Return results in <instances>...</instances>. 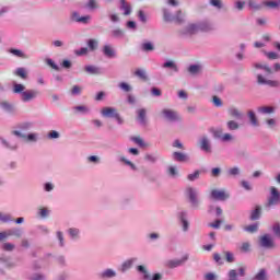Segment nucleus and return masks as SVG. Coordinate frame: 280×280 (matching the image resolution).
Instances as JSON below:
<instances>
[{
    "label": "nucleus",
    "instance_id": "nucleus-6",
    "mask_svg": "<svg viewBox=\"0 0 280 280\" xmlns=\"http://www.w3.org/2000/svg\"><path fill=\"white\" fill-rule=\"evenodd\" d=\"M231 198V195L226 189H212L210 191V199L211 200H218L220 202H224V200H229Z\"/></svg>",
    "mask_w": 280,
    "mask_h": 280
},
{
    "label": "nucleus",
    "instance_id": "nucleus-38",
    "mask_svg": "<svg viewBox=\"0 0 280 280\" xmlns=\"http://www.w3.org/2000/svg\"><path fill=\"white\" fill-rule=\"evenodd\" d=\"M248 8L254 12H259L260 10H264V3H257L255 0H248Z\"/></svg>",
    "mask_w": 280,
    "mask_h": 280
},
{
    "label": "nucleus",
    "instance_id": "nucleus-32",
    "mask_svg": "<svg viewBox=\"0 0 280 280\" xmlns=\"http://www.w3.org/2000/svg\"><path fill=\"white\" fill-rule=\"evenodd\" d=\"M117 161H119V163H125V165H128L130 170L137 172V165H135V163H132L130 160L126 159V156L117 155Z\"/></svg>",
    "mask_w": 280,
    "mask_h": 280
},
{
    "label": "nucleus",
    "instance_id": "nucleus-23",
    "mask_svg": "<svg viewBox=\"0 0 280 280\" xmlns=\"http://www.w3.org/2000/svg\"><path fill=\"white\" fill-rule=\"evenodd\" d=\"M9 237H16L20 240V237H23V229L22 228H11L7 230Z\"/></svg>",
    "mask_w": 280,
    "mask_h": 280
},
{
    "label": "nucleus",
    "instance_id": "nucleus-51",
    "mask_svg": "<svg viewBox=\"0 0 280 280\" xmlns=\"http://www.w3.org/2000/svg\"><path fill=\"white\" fill-rule=\"evenodd\" d=\"M265 8H270V10H279L280 3L278 1H265L262 2Z\"/></svg>",
    "mask_w": 280,
    "mask_h": 280
},
{
    "label": "nucleus",
    "instance_id": "nucleus-54",
    "mask_svg": "<svg viewBox=\"0 0 280 280\" xmlns=\"http://www.w3.org/2000/svg\"><path fill=\"white\" fill-rule=\"evenodd\" d=\"M56 237L59 242L60 248H65V234L62 233V231H57L56 232Z\"/></svg>",
    "mask_w": 280,
    "mask_h": 280
},
{
    "label": "nucleus",
    "instance_id": "nucleus-58",
    "mask_svg": "<svg viewBox=\"0 0 280 280\" xmlns=\"http://www.w3.org/2000/svg\"><path fill=\"white\" fill-rule=\"evenodd\" d=\"M118 88L124 91L125 93H130V91H132V86L126 82H120L118 84Z\"/></svg>",
    "mask_w": 280,
    "mask_h": 280
},
{
    "label": "nucleus",
    "instance_id": "nucleus-57",
    "mask_svg": "<svg viewBox=\"0 0 280 280\" xmlns=\"http://www.w3.org/2000/svg\"><path fill=\"white\" fill-rule=\"evenodd\" d=\"M144 161H148V163H156V161H159V155L147 153L144 155Z\"/></svg>",
    "mask_w": 280,
    "mask_h": 280
},
{
    "label": "nucleus",
    "instance_id": "nucleus-1",
    "mask_svg": "<svg viewBox=\"0 0 280 280\" xmlns=\"http://www.w3.org/2000/svg\"><path fill=\"white\" fill-rule=\"evenodd\" d=\"M160 115L168 124H180L183 121V116L176 109L163 108Z\"/></svg>",
    "mask_w": 280,
    "mask_h": 280
},
{
    "label": "nucleus",
    "instance_id": "nucleus-5",
    "mask_svg": "<svg viewBox=\"0 0 280 280\" xmlns=\"http://www.w3.org/2000/svg\"><path fill=\"white\" fill-rule=\"evenodd\" d=\"M279 202H280L279 189H277V187H275V186H271L270 187V196L267 199L266 207H267V209H270V207H277V205H279Z\"/></svg>",
    "mask_w": 280,
    "mask_h": 280
},
{
    "label": "nucleus",
    "instance_id": "nucleus-45",
    "mask_svg": "<svg viewBox=\"0 0 280 280\" xmlns=\"http://www.w3.org/2000/svg\"><path fill=\"white\" fill-rule=\"evenodd\" d=\"M229 115H231V117H234L235 119H242L244 117V114H242V112H240V109L235 107H231L229 109Z\"/></svg>",
    "mask_w": 280,
    "mask_h": 280
},
{
    "label": "nucleus",
    "instance_id": "nucleus-21",
    "mask_svg": "<svg viewBox=\"0 0 280 280\" xmlns=\"http://www.w3.org/2000/svg\"><path fill=\"white\" fill-rule=\"evenodd\" d=\"M68 236L70 237V240H72V242H78V240H80V229L78 228H70L67 230Z\"/></svg>",
    "mask_w": 280,
    "mask_h": 280
},
{
    "label": "nucleus",
    "instance_id": "nucleus-13",
    "mask_svg": "<svg viewBox=\"0 0 280 280\" xmlns=\"http://www.w3.org/2000/svg\"><path fill=\"white\" fill-rule=\"evenodd\" d=\"M240 276L241 277H246V268L240 267L238 272L235 269H231L228 272V280H240V278H238Z\"/></svg>",
    "mask_w": 280,
    "mask_h": 280
},
{
    "label": "nucleus",
    "instance_id": "nucleus-33",
    "mask_svg": "<svg viewBox=\"0 0 280 280\" xmlns=\"http://www.w3.org/2000/svg\"><path fill=\"white\" fill-rule=\"evenodd\" d=\"M0 108L2 110H4V113H9L12 114L14 113V105H12L10 102L8 101H1L0 102Z\"/></svg>",
    "mask_w": 280,
    "mask_h": 280
},
{
    "label": "nucleus",
    "instance_id": "nucleus-37",
    "mask_svg": "<svg viewBox=\"0 0 280 280\" xmlns=\"http://www.w3.org/2000/svg\"><path fill=\"white\" fill-rule=\"evenodd\" d=\"M210 132L213 138L219 139V141H221L222 137L224 136V129H222V127L211 128Z\"/></svg>",
    "mask_w": 280,
    "mask_h": 280
},
{
    "label": "nucleus",
    "instance_id": "nucleus-48",
    "mask_svg": "<svg viewBox=\"0 0 280 280\" xmlns=\"http://www.w3.org/2000/svg\"><path fill=\"white\" fill-rule=\"evenodd\" d=\"M25 91H26L25 85H23L21 83L13 84V93L23 95V93H25Z\"/></svg>",
    "mask_w": 280,
    "mask_h": 280
},
{
    "label": "nucleus",
    "instance_id": "nucleus-39",
    "mask_svg": "<svg viewBox=\"0 0 280 280\" xmlns=\"http://www.w3.org/2000/svg\"><path fill=\"white\" fill-rule=\"evenodd\" d=\"M200 71H202V65L200 63L190 65L188 67V73H190V75H198Z\"/></svg>",
    "mask_w": 280,
    "mask_h": 280
},
{
    "label": "nucleus",
    "instance_id": "nucleus-30",
    "mask_svg": "<svg viewBox=\"0 0 280 280\" xmlns=\"http://www.w3.org/2000/svg\"><path fill=\"white\" fill-rule=\"evenodd\" d=\"M74 113H78L79 115H90L91 108L86 105H77L73 107Z\"/></svg>",
    "mask_w": 280,
    "mask_h": 280
},
{
    "label": "nucleus",
    "instance_id": "nucleus-34",
    "mask_svg": "<svg viewBox=\"0 0 280 280\" xmlns=\"http://www.w3.org/2000/svg\"><path fill=\"white\" fill-rule=\"evenodd\" d=\"M254 69H261L265 73H268L269 75L272 74V68L268 66L267 63H259L255 62L253 63Z\"/></svg>",
    "mask_w": 280,
    "mask_h": 280
},
{
    "label": "nucleus",
    "instance_id": "nucleus-42",
    "mask_svg": "<svg viewBox=\"0 0 280 280\" xmlns=\"http://www.w3.org/2000/svg\"><path fill=\"white\" fill-rule=\"evenodd\" d=\"M163 69H172L175 73H178V66L173 60H168L162 65Z\"/></svg>",
    "mask_w": 280,
    "mask_h": 280
},
{
    "label": "nucleus",
    "instance_id": "nucleus-44",
    "mask_svg": "<svg viewBox=\"0 0 280 280\" xmlns=\"http://www.w3.org/2000/svg\"><path fill=\"white\" fill-rule=\"evenodd\" d=\"M0 222H2V224H9V222H14V219L10 213L0 212Z\"/></svg>",
    "mask_w": 280,
    "mask_h": 280
},
{
    "label": "nucleus",
    "instance_id": "nucleus-15",
    "mask_svg": "<svg viewBox=\"0 0 280 280\" xmlns=\"http://www.w3.org/2000/svg\"><path fill=\"white\" fill-rule=\"evenodd\" d=\"M177 218L182 224L183 232L187 233V231H189V221L187 220L188 218L187 211L178 212Z\"/></svg>",
    "mask_w": 280,
    "mask_h": 280
},
{
    "label": "nucleus",
    "instance_id": "nucleus-16",
    "mask_svg": "<svg viewBox=\"0 0 280 280\" xmlns=\"http://www.w3.org/2000/svg\"><path fill=\"white\" fill-rule=\"evenodd\" d=\"M117 271L115 269L107 268L98 273V278L102 280L115 279Z\"/></svg>",
    "mask_w": 280,
    "mask_h": 280
},
{
    "label": "nucleus",
    "instance_id": "nucleus-31",
    "mask_svg": "<svg viewBox=\"0 0 280 280\" xmlns=\"http://www.w3.org/2000/svg\"><path fill=\"white\" fill-rule=\"evenodd\" d=\"M37 215L42 218V220H47V218L51 215V210L47 207L38 208Z\"/></svg>",
    "mask_w": 280,
    "mask_h": 280
},
{
    "label": "nucleus",
    "instance_id": "nucleus-60",
    "mask_svg": "<svg viewBox=\"0 0 280 280\" xmlns=\"http://www.w3.org/2000/svg\"><path fill=\"white\" fill-rule=\"evenodd\" d=\"M265 56L268 58V60H279L280 55L275 51H265Z\"/></svg>",
    "mask_w": 280,
    "mask_h": 280
},
{
    "label": "nucleus",
    "instance_id": "nucleus-43",
    "mask_svg": "<svg viewBox=\"0 0 280 280\" xmlns=\"http://www.w3.org/2000/svg\"><path fill=\"white\" fill-rule=\"evenodd\" d=\"M13 73L22 80H27V70L25 68H16Z\"/></svg>",
    "mask_w": 280,
    "mask_h": 280
},
{
    "label": "nucleus",
    "instance_id": "nucleus-56",
    "mask_svg": "<svg viewBox=\"0 0 280 280\" xmlns=\"http://www.w3.org/2000/svg\"><path fill=\"white\" fill-rule=\"evenodd\" d=\"M198 178H200V171H195L194 173L187 175V180L190 183L198 180Z\"/></svg>",
    "mask_w": 280,
    "mask_h": 280
},
{
    "label": "nucleus",
    "instance_id": "nucleus-46",
    "mask_svg": "<svg viewBox=\"0 0 280 280\" xmlns=\"http://www.w3.org/2000/svg\"><path fill=\"white\" fill-rule=\"evenodd\" d=\"M9 54H12V56H15L16 58H27V55H25L23 50L16 48L9 49Z\"/></svg>",
    "mask_w": 280,
    "mask_h": 280
},
{
    "label": "nucleus",
    "instance_id": "nucleus-24",
    "mask_svg": "<svg viewBox=\"0 0 280 280\" xmlns=\"http://www.w3.org/2000/svg\"><path fill=\"white\" fill-rule=\"evenodd\" d=\"M33 129H34V122L32 121H24L18 125V130L20 132H30V130H33Z\"/></svg>",
    "mask_w": 280,
    "mask_h": 280
},
{
    "label": "nucleus",
    "instance_id": "nucleus-61",
    "mask_svg": "<svg viewBox=\"0 0 280 280\" xmlns=\"http://www.w3.org/2000/svg\"><path fill=\"white\" fill-rule=\"evenodd\" d=\"M234 137L231 133H223V136L221 137V141L222 143H231V141H234Z\"/></svg>",
    "mask_w": 280,
    "mask_h": 280
},
{
    "label": "nucleus",
    "instance_id": "nucleus-12",
    "mask_svg": "<svg viewBox=\"0 0 280 280\" xmlns=\"http://www.w3.org/2000/svg\"><path fill=\"white\" fill-rule=\"evenodd\" d=\"M189 261V254H185L179 259H172L167 261V268H178L180 266H185Z\"/></svg>",
    "mask_w": 280,
    "mask_h": 280
},
{
    "label": "nucleus",
    "instance_id": "nucleus-22",
    "mask_svg": "<svg viewBox=\"0 0 280 280\" xmlns=\"http://www.w3.org/2000/svg\"><path fill=\"white\" fill-rule=\"evenodd\" d=\"M119 8L124 12V16H130V14H132V7L126 0H120Z\"/></svg>",
    "mask_w": 280,
    "mask_h": 280
},
{
    "label": "nucleus",
    "instance_id": "nucleus-47",
    "mask_svg": "<svg viewBox=\"0 0 280 280\" xmlns=\"http://www.w3.org/2000/svg\"><path fill=\"white\" fill-rule=\"evenodd\" d=\"M175 23H185V13L182 10L175 12L174 21Z\"/></svg>",
    "mask_w": 280,
    "mask_h": 280
},
{
    "label": "nucleus",
    "instance_id": "nucleus-11",
    "mask_svg": "<svg viewBox=\"0 0 280 280\" xmlns=\"http://www.w3.org/2000/svg\"><path fill=\"white\" fill-rule=\"evenodd\" d=\"M257 84L270 86L271 89H279L280 86L279 81L266 79L264 74H257Z\"/></svg>",
    "mask_w": 280,
    "mask_h": 280
},
{
    "label": "nucleus",
    "instance_id": "nucleus-41",
    "mask_svg": "<svg viewBox=\"0 0 280 280\" xmlns=\"http://www.w3.org/2000/svg\"><path fill=\"white\" fill-rule=\"evenodd\" d=\"M85 8L86 10H90V12H93L100 9V4L97 3V0H88Z\"/></svg>",
    "mask_w": 280,
    "mask_h": 280
},
{
    "label": "nucleus",
    "instance_id": "nucleus-20",
    "mask_svg": "<svg viewBox=\"0 0 280 280\" xmlns=\"http://www.w3.org/2000/svg\"><path fill=\"white\" fill-rule=\"evenodd\" d=\"M162 13H163V21H165V23H174V16L172 14V9L170 8H162Z\"/></svg>",
    "mask_w": 280,
    "mask_h": 280
},
{
    "label": "nucleus",
    "instance_id": "nucleus-10",
    "mask_svg": "<svg viewBox=\"0 0 280 280\" xmlns=\"http://www.w3.org/2000/svg\"><path fill=\"white\" fill-rule=\"evenodd\" d=\"M137 270H138V272H140V275H142L143 280H161V279H163V276H161V273H155L153 276H150V272H148V269L143 265L137 266Z\"/></svg>",
    "mask_w": 280,
    "mask_h": 280
},
{
    "label": "nucleus",
    "instance_id": "nucleus-52",
    "mask_svg": "<svg viewBox=\"0 0 280 280\" xmlns=\"http://www.w3.org/2000/svg\"><path fill=\"white\" fill-rule=\"evenodd\" d=\"M261 218V207L257 206L254 211H252L250 220H259Z\"/></svg>",
    "mask_w": 280,
    "mask_h": 280
},
{
    "label": "nucleus",
    "instance_id": "nucleus-3",
    "mask_svg": "<svg viewBox=\"0 0 280 280\" xmlns=\"http://www.w3.org/2000/svg\"><path fill=\"white\" fill-rule=\"evenodd\" d=\"M101 115L106 119H116L119 126L124 125V118H121V115L117 113V108L115 107H103L101 109Z\"/></svg>",
    "mask_w": 280,
    "mask_h": 280
},
{
    "label": "nucleus",
    "instance_id": "nucleus-29",
    "mask_svg": "<svg viewBox=\"0 0 280 280\" xmlns=\"http://www.w3.org/2000/svg\"><path fill=\"white\" fill-rule=\"evenodd\" d=\"M85 71L90 75H102V68L96 66H85Z\"/></svg>",
    "mask_w": 280,
    "mask_h": 280
},
{
    "label": "nucleus",
    "instance_id": "nucleus-4",
    "mask_svg": "<svg viewBox=\"0 0 280 280\" xmlns=\"http://www.w3.org/2000/svg\"><path fill=\"white\" fill-rule=\"evenodd\" d=\"M11 135L19 137V139H24L26 143H38L40 141V133L38 132L23 133L19 130H13Z\"/></svg>",
    "mask_w": 280,
    "mask_h": 280
},
{
    "label": "nucleus",
    "instance_id": "nucleus-63",
    "mask_svg": "<svg viewBox=\"0 0 280 280\" xmlns=\"http://www.w3.org/2000/svg\"><path fill=\"white\" fill-rule=\"evenodd\" d=\"M37 231L42 235H49V233H50L49 228H47V225H37Z\"/></svg>",
    "mask_w": 280,
    "mask_h": 280
},
{
    "label": "nucleus",
    "instance_id": "nucleus-8",
    "mask_svg": "<svg viewBox=\"0 0 280 280\" xmlns=\"http://www.w3.org/2000/svg\"><path fill=\"white\" fill-rule=\"evenodd\" d=\"M196 34H198V26L196 23H190L179 30V36H183L184 38H189Z\"/></svg>",
    "mask_w": 280,
    "mask_h": 280
},
{
    "label": "nucleus",
    "instance_id": "nucleus-40",
    "mask_svg": "<svg viewBox=\"0 0 280 280\" xmlns=\"http://www.w3.org/2000/svg\"><path fill=\"white\" fill-rule=\"evenodd\" d=\"M197 25V32H209L211 30V24L209 22L203 21V22H198L196 23Z\"/></svg>",
    "mask_w": 280,
    "mask_h": 280
},
{
    "label": "nucleus",
    "instance_id": "nucleus-36",
    "mask_svg": "<svg viewBox=\"0 0 280 280\" xmlns=\"http://www.w3.org/2000/svg\"><path fill=\"white\" fill-rule=\"evenodd\" d=\"M247 117L249 119V124L254 126V128L259 127V120L257 119V115L253 110H248Z\"/></svg>",
    "mask_w": 280,
    "mask_h": 280
},
{
    "label": "nucleus",
    "instance_id": "nucleus-28",
    "mask_svg": "<svg viewBox=\"0 0 280 280\" xmlns=\"http://www.w3.org/2000/svg\"><path fill=\"white\" fill-rule=\"evenodd\" d=\"M276 110H277V107L275 106L258 107V113H260V115H275Z\"/></svg>",
    "mask_w": 280,
    "mask_h": 280
},
{
    "label": "nucleus",
    "instance_id": "nucleus-55",
    "mask_svg": "<svg viewBox=\"0 0 280 280\" xmlns=\"http://www.w3.org/2000/svg\"><path fill=\"white\" fill-rule=\"evenodd\" d=\"M258 230H259L258 223H254L244 228V231H246L247 233H257Z\"/></svg>",
    "mask_w": 280,
    "mask_h": 280
},
{
    "label": "nucleus",
    "instance_id": "nucleus-62",
    "mask_svg": "<svg viewBox=\"0 0 280 280\" xmlns=\"http://www.w3.org/2000/svg\"><path fill=\"white\" fill-rule=\"evenodd\" d=\"M113 38H124V31L121 28H116L112 31Z\"/></svg>",
    "mask_w": 280,
    "mask_h": 280
},
{
    "label": "nucleus",
    "instance_id": "nucleus-9",
    "mask_svg": "<svg viewBox=\"0 0 280 280\" xmlns=\"http://www.w3.org/2000/svg\"><path fill=\"white\" fill-rule=\"evenodd\" d=\"M38 95H40V92L38 90H26L21 94V102H23L24 104H27V102H34V100H36Z\"/></svg>",
    "mask_w": 280,
    "mask_h": 280
},
{
    "label": "nucleus",
    "instance_id": "nucleus-7",
    "mask_svg": "<svg viewBox=\"0 0 280 280\" xmlns=\"http://www.w3.org/2000/svg\"><path fill=\"white\" fill-rule=\"evenodd\" d=\"M199 148L206 154H211L213 152V148L211 147V138L209 136L203 135L199 138Z\"/></svg>",
    "mask_w": 280,
    "mask_h": 280
},
{
    "label": "nucleus",
    "instance_id": "nucleus-50",
    "mask_svg": "<svg viewBox=\"0 0 280 280\" xmlns=\"http://www.w3.org/2000/svg\"><path fill=\"white\" fill-rule=\"evenodd\" d=\"M131 141L139 145V148H148V143L141 137H132Z\"/></svg>",
    "mask_w": 280,
    "mask_h": 280
},
{
    "label": "nucleus",
    "instance_id": "nucleus-59",
    "mask_svg": "<svg viewBox=\"0 0 280 280\" xmlns=\"http://www.w3.org/2000/svg\"><path fill=\"white\" fill-rule=\"evenodd\" d=\"M228 126V130H238L240 129V124H237V121L235 120H229L226 122Z\"/></svg>",
    "mask_w": 280,
    "mask_h": 280
},
{
    "label": "nucleus",
    "instance_id": "nucleus-19",
    "mask_svg": "<svg viewBox=\"0 0 280 280\" xmlns=\"http://www.w3.org/2000/svg\"><path fill=\"white\" fill-rule=\"evenodd\" d=\"M102 52L106 58H117V51L110 45L103 46Z\"/></svg>",
    "mask_w": 280,
    "mask_h": 280
},
{
    "label": "nucleus",
    "instance_id": "nucleus-2",
    "mask_svg": "<svg viewBox=\"0 0 280 280\" xmlns=\"http://www.w3.org/2000/svg\"><path fill=\"white\" fill-rule=\"evenodd\" d=\"M185 196L188 198L192 209H198V207H200V199L198 198L200 192L197 190V188L191 186L187 187L185 190Z\"/></svg>",
    "mask_w": 280,
    "mask_h": 280
},
{
    "label": "nucleus",
    "instance_id": "nucleus-14",
    "mask_svg": "<svg viewBox=\"0 0 280 280\" xmlns=\"http://www.w3.org/2000/svg\"><path fill=\"white\" fill-rule=\"evenodd\" d=\"M0 143L7 150H11V152H16V150H19V142H16V140H7L5 138H0Z\"/></svg>",
    "mask_w": 280,
    "mask_h": 280
},
{
    "label": "nucleus",
    "instance_id": "nucleus-64",
    "mask_svg": "<svg viewBox=\"0 0 280 280\" xmlns=\"http://www.w3.org/2000/svg\"><path fill=\"white\" fill-rule=\"evenodd\" d=\"M205 280H218V275L214 272H208L203 276Z\"/></svg>",
    "mask_w": 280,
    "mask_h": 280
},
{
    "label": "nucleus",
    "instance_id": "nucleus-25",
    "mask_svg": "<svg viewBox=\"0 0 280 280\" xmlns=\"http://www.w3.org/2000/svg\"><path fill=\"white\" fill-rule=\"evenodd\" d=\"M173 159L177 163H187V161H189V155H187L186 153H183V152H174Z\"/></svg>",
    "mask_w": 280,
    "mask_h": 280
},
{
    "label": "nucleus",
    "instance_id": "nucleus-35",
    "mask_svg": "<svg viewBox=\"0 0 280 280\" xmlns=\"http://www.w3.org/2000/svg\"><path fill=\"white\" fill-rule=\"evenodd\" d=\"M226 174L230 178H236V176L242 175V168L240 166L231 167L226 171Z\"/></svg>",
    "mask_w": 280,
    "mask_h": 280
},
{
    "label": "nucleus",
    "instance_id": "nucleus-53",
    "mask_svg": "<svg viewBox=\"0 0 280 280\" xmlns=\"http://www.w3.org/2000/svg\"><path fill=\"white\" fill-rule=\"evenodd\" d=\"M1 248L5 252V253H12V250H14L16 248V245L12 244V243H3L1 245Z\"/></svg>",
    "mask_w": 280,
    "mask_h": 280
},
{
    "label": "nucleus",
    "instance_id": "nucleus-49",
    "mask_svg": "<svg viewBox=\"0 0 280 280\" xmlns=\"http://www.w3.org/2000/svg\"><path fill=\"white\" fill-rule=\"evenodd\" d=\"M135 75L137 78H139L140 80H143L144 82H147V80H148V72H145V70H143V69H137L135 71Z\"/></svg>",
    "mask_w": 280,
    "mask_h": 280
},
{
    "label": "nucleus",
    "instance_id": "nucleus-26",
    "mask_svg": "<svg viewBox=\"0 0 280 280\" xmlns=\"http://www.w3.org/2000/svg\"><path fill=\"white\" fill-rule=\"evenodd\" d=\"M252 280H270L268 277V270H266V268L259 269Z\"/></svg>",
    "mask_w": 280,
    "mask_h": 280
},
{
    "label": "nucleus",
    "instance_id": "nucleus-17",
    "mask_svg": "<svg viewBox=\"0 0 280 280\" xmlns=\"http://www.w3.org/2000/svg\"><path fill=\"white\" fill-rule=\"evenodd\" d=\"M138 261L139 258L137 257L125 260L119 268L120 272H128V270H130V268H132V266H135V264Z\"/></svg>",
    "mask_w": 280,
    "mask_h": 280
},
{
    "label": "nucleus",
    "instance_id": "nucleus-18",
    "mask_svg": "<svg viewBox=\"0 0 280 280\" xmlns=\"http://www.w3.org/2000/svg\"><path fill=\"white\" fill-rule=\"evenodd\" d=\"M259 244L262 248H272V246H275L272 237H270L268 234H265L260 237Z\"/></svg>",
    "mask_w": 280,
    "mask_h": 280
},
{
    "label": "nucleus",
    "instance_id": "nucleus-27",
    "mask_svg": "<svg viewBox=\"0 0 280 280\" xmlns=\"http://www.w3.org/2000/svg\"><path fill=\"white\" fill-rule=\"evenodd\" d=\"M148 115V110L145 108H140L137 110V119L141 126H145V117Z\"/></svg>",
    "mask_w": 280,
    "mask_h": 280
}]
</instances>
